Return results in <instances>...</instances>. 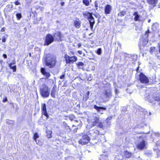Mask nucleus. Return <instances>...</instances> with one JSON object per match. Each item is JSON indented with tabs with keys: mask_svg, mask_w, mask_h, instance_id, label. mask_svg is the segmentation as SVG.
I'll return each instance as SVG.
<instances>
[{
	"mask_svg": "<svg viewBox=\"0 0 160 160\" xmlns=\"http://www.w3.org/2000/svg\"><path fill=\"white\" fill-rule=\"evenodd\" d=\"M88 124L87 125V128L88 129L94 126L100 128H102L103 127V124L101 121L100 120L99 118L96 117L95 115L88 117Z\"/></svg>",
	"mask_w": 160,
	"mask_h": 160,
	"instance_id": "1",
	"label": "nucleus"
},
{
	"mask_svg": "<svg viewBox=\"0 0 160 160\" xmlns=\"http://www.w3.org/2000/svg\"><path fill=\"white\" fill-rule=\"evenodd\" d=\"M56 60L55 58L52 55L48 54L45 60V65L50 68H54L56 64Z\"/></svg>",
	"mask_w": 160,
	"mask_h": 160,
	"instance_id": "2",
	"label": "nucleus"
},
{
	"mask_svg": "<svg viewBox=\"0 0 160 160\" xmlns=\"http://www.w3.org/2000/svg\"><path fill=\"white\" fill-rule=\"evenodd\" d=\"M50 89L46 85H43L40 88L41 94L43 97L47 98L49 95Z\"/></svg>",
	"mask_w": 160,
	"mask_h": 160,
	"instance_id": "3",
	"label": "nucleus"
},
{
	"mask_svg": "<svg viewBox=\"0 0 160 160\" xmlns=\"http://www.w3.org/2000/svg\"><path fill=\"white\" fill-rule=\"evenodd\" d=\"M84 16H86L90 24L91 29L93 27V25L95 23L94 19L92 16V14L90 13L87 12L83 14Z\"/></svg>",
	"mask_w": 160,
	"mask_h": 160,
	"instance_id": "4",
	"label": "nucleus"
},
{
	"mask_svg": "<svg viewBox=\"0 0 160 160\" xmlns=\"http://www.w3.org/2000/svg\"><path fill=\"white\" fill-rule=\"evenodd\" d=\"M111 96V90L109 89L105 91V92L102 95L101 97L103 100L106 102L108 101Z\"/></svg>",
	"mask_w": 160,
	"mask_h": 160,
	"instance_id": "5",
	"label": "nucleus"
},
{
	"mask_svg": "<svg viewBox=\"0 0 160 160\" xmlns=\"http://www.w3.org/2000/svg\"><path fill=\"white\" fill-rule=\"evenodd\" d=\"M41 109L42 114L43 115L42 116V118L44 120H46L48 118L49 116L47 112L46 105L45 103L42 104Z\"/></svg>",
	"mask_w": 160,
	"mask_h": 160,
	"instance_id": "6",
	"label": "nucleus"
},
{
	"mask_svg": "<svg viewBox=\"0 0 160 160\" xmlns=\"http://www.w3.org/2000/svg\"><path fill=\"white\" fill-rule=\"evenodd\" d=\"M67 63H73L77 61V58L75 56L70 57L68 55L65 54L64 56Z\"/></svg>",
	"mask_w": 160,
	"mask_h": 160,
	"instance_id": "7",
	"label": "nucleus"
},
{
	"mask_svg": "<svg viewBox=\"0 0 160 160\" xmlns=\"http://www.w3.org/2000/svg\"><path fill=\"white\" fill-rule=\"evenodd\" d=\"M90 140V138L87 135L83 136L82 138L78 141L79 144L84 145L87 144Z\"/></svg>",
	"mask_w": 160,
	"mask_h": 160,
	"instance_id": "8",
	"label": "nucleus"
},
{
	"mask_svg": "<svg viewBox=\"0 0 160 160\" xmlns=\"http://www.w3.org/2000/svg\"><path fill=\"white\" fill-rule=\"evenodd\" d=\"M54 40V38L53 36L50 34H47L45 37V44L48 45L52 43Z\"/></svg>",
	"mask_w": 160,
	"mask_h": 160,
	"instance_id": "9",
	"label": "nucleus"
},
{
	"mask_svg": "<svg viewBox=\"0 0 160 160\" xmlns=\"http://www.w3.org/2000/svg\"><path fill=\"white\" fill-rule=\"evenodd\" d=\"M139 80L142 83L147 84L149 82L148 78L142 73H140L139 75Z\"/></svg>",
	"mask_w": 160,
	"mask_h": 160,
	"instance_id": "10",
	"label": "nucleus"
},
{
	"mask_svg": "<svg viewBox=\"0 0 160 160\" xmlns=\"http://www.w3.org/2000/svg\"><path fill=\"white\" fill-rule=\"evenodd\" d=\"M53 37L55 39L58 41H62L63 39V36L62 34H61L60 32H56L53 35Z\"/></svg>",
	"mask_w": 160,
	"mask_h": 160,
	"instance_id": "11",
	"label": "nucleus"
},
{
	"mask_svg": "<svg viewBox=\"0 0 160 160\" xmlns=\"http://www.w3.org/2000/svg\"><path fill=\"white\" fill-rule=\"evenodd\" d=\"M146 143L144 140L139 142L137 145V147L138 149L141 150L146 148Z\"/></svg>",
	"mask_w": 160,
	"mask_h": 160,
	"instance_id": "12",
	"label": "nucleus"
},
{
	"mask_svg": "<svg viewBox=\"0 0 160 160\" xmlns=\"http://www.w3.org/2000/svg\"><path fill=\"white\" fill-rule=\"evenodd\" d=\"M41 72L46 78L48 79L51 75L50 73L48 72H47L46 69L44 68H41Z\"/></svg>",
	"mask_w": 160,
	"mask_h": 160,
	"instance_id": "13",
	"label": "nucleus"
},
{
	"mask_svg": "<svg viewBox=\"0 0 160 160\" xmlns=\"http://www.w3.org/2000/svg\"><path fill=\"white\" fill-rule=\"evenodd\" d=\"M112 7L109 5H107L105 8V12L106 14H110V12L112 10Z\"/></svg>",
	"mask_w": 160,
	"mask_h": 160,
	"instance_id": "14",
	"label": "nucleus"
},
{
	"mask_svg": "<svg viewBox=\"0 0 160 160\" xmlns=\"http://www.w3.org/2000/svg\"><path fill=\"white\" fill-rule=\"evenodd\" d=\"M74 24L76 28H79L81 27V22L79 20H75L74 22Z\"/></svg>",
	"mask_w": 160,
	"mask_h": 160,
	"instance_id": "15",
	"label": "nucleus"
},
{
	"mask_svg": "<svg viewBox=\"0 0 160 160\" xmlns=\"http://www.w3.org/2000/svg\"><path fill=\"white\" fill-rule=\"evenodd\" d=\"M56 91V86H54L52 89L51 93V96L53 98H55V93Z\"/></svg>",
	"mask_w": 160,
	"mask_h": 160,
	"instance_id": "16",
	"label": "nucleus"
},
{
	"mask_svg": "<svg viewBox=\"0 0 160 160\" xmlns=\"http://www.w3.org/2000/svg\"><path fill=\"white\" fill-rule=\"evenodd\" d=\"M94 108L95 109L97 110L98 112H100L102 110H106V108H103L102 107H98L96 105H94Z\"/></svg>",
	"mask_w": 160,
	"mask_h": 160,
	"instance_id": "17",
	"label": "nucleus"
},
{
	"mask_svg": "<svg viewBox=\"0 0 160 160\" xmlns=\"http://www.w3.org/2000/svg\"><path fill=\"white\" fill-rule=\"evenodd\" d=\"M158 0H148V3L150 4L153 5L154 7L156 6Z\"/></svg>",
	"mask_w": 160,
	"mask_h": 160,
	"instance_id": "18",
	"label": "nucleus"
},
{
	"mask_svg": "<svg viewBox=\"0 0 160 160\" xmlns=\"http://www.w3.org/2000/svg\"><path fill=\"white\" fill-rule=\"evenodd\" d=\"M133 15L134 16V20L135 21H139V18L140 16L138 14L137 12H135L134 13Z\"/></svg>",
	"mask_w": 160,
	"mask_h": 160,
	"instance_id": "19",
	"label": "nucleus"
},
{
	"mask_svg": "<svg viewBox=\"0 0 160 160\" xmlns=\"http://www.w3.org/2000/svg\"><path fill=\"white\" fill-rule=\"evenodd\" d=\"M77 65L79 68L82 69L84 65V63L82 62H78L76 63Z\"/></svg>",
	"mask_w": 160,
	"mask_h": 160,
	"instance_id": "20",
	"label": "nucleus"
},
{
	"mask_svg": "<svg viewBox=\"0 0 160 160\" xmlns=\"http://www.w3.org/2000/svg\"><path fill=\"white\" fill-rule=\"evenodd\" d=\"M90 133L92 134V136L94 137L96 136L97 135H98L99 133V132H98L97 130H94V131H91V132H90Z\"/></svg>",
	"mask_w": 160,
	"mask_h": 160,
	"instance_id": "21",
	"label": "nucleus"
},
{
	"mask_svg": "<svg viewBox=\"0 0 160 160\" xmlns=\"http://www.w3.org/2000/svg\"><path fill=\"white\" fill-rule=\"evenodd\" d=\"M148 32H149V31L148 30V32H146L145 33V37H146V38L145 40V41L143 42V44L146 45L147 43L148 42Z\"/></svg>",
	"mask_w": 160,
	"mask_h": 160,
	"instance_id": "22",
	"label": "nucleus"
},
{
	"mask_svg": "<svg viewBox=\"0 0 160 160\" xmlns=\"http://www.w3.org/2000/svg\"><path fill=\"white\" fill-rule=\"evenodd\" d=\"M132 153L129 152H128L127 151H126L125 152V155L126 158H130V157L132 156Z\"/></svg>",
	"mask_w": 160,
	"mask_h": 160,
	"instance_id": "23",
	"label": "nucleus"
},
{
	"mask_svg": "<svg viewBox=\"0 0 160 160\" xmlns=\"http://www.w3.org/2000/svg\"><path fill=\"white\" fill-rule=\"evenodd\" d=\"M47 136L48 138H50L52 137V132L51 131L48 130L46 131Z\"/></svg>",
	"mask_w": 160,
	"mask_h": 160,
	"instance_id": "24",
	"label": "nucleus"
},
{
	"mask_svg": "<svg viewBox=\"0 0 160 160\" xmlns=\"http://www.w3.org/2000/svg\"><path fill=\"white\" fill-rule=\"evenodd\" d=\"M12 63H10L9 64V67L12 69L13 70V71L15 72L16 70V66H12Z\"/></svg>",
	"mask_w": 160,
	"mask_h": 160,
	"instance_id": "25",
	"label": "nucleus"
},
{
	"mask_svg": "<svg viewBox=\"0 0 160 160\" xmlns=\"http://www.w3.org/2000/svg\"><path fill=\"white\" fill-rule=\"evenodd\" d=\"M154 135L156 137V139L159 140V141H157V142H159L160 143H159V144L160 143V134L158 133H155L154 134Z\"/></svg>",
	"mask_w": 160,
	"mask_h": 160,
	"instance_id": "26",
	"label": "nucleus"
},
{
	"mask_svg": "<svg viewBox=\"0 0 160 160\" xmlns=\"http://www.w3.org/2000/svg\"><path fill=\"white\" fill-rule=\"evenodd\" d=\"M89 0H83L82 2L86 6H88L89 5Z\"/></svg>",
	"mask_w": 160,
	"mask_h": 160,
	"instance_id": "27",
	"label": "nucleus"
},
{
	"mask_svg": "<svg viewBox=\"0 0 160 160\" xmlns=\"http://www.w3.org/2000/svg\"><path fill=\"white\" fill-rule=\"evenodd\" d=\"M39 138V136L38 135L37 133H34V135L33 139L34 140L36 141L37 140V139Z\"/></svg>",
	"mask_w": 160,
	"mask_h": 160,
	"instance_id": "28",
	"label": "nucleus"
},
{
	"mask_svg": "<svg viewBox=\"0 0 160 160\" xmlns=\"http://www.w3.org/2000/svg\"><path fill=\"white\" fill-rule=\"evenodd\" d=\"M17 19L19 20L22 18L21 14L20 13H18L16 15Z\"/></svg>",
	"mask_w": 160,
	"mask_h": 160,
	"instance_id": "29",
	"label": "nucleus"
},
{
	"mask_svg": "<svg viewBox=\"0 0 160 160\" xmlns=\"http://www.w3.org/2000/svg\"><path fill=\"white\" fill-rule=\"evenodd\" d=\"M37 144L39 145V146H41L42 144V142L38 140V141H35Z\"/></svg>",
	"mask_w": 160,
	"mask_h": 160,
	"instance_id": "30",
	"label": "nucleus"
},
{
	"mask_svg": "<svg viewBox=\"0 0 160 160\" xmlns=\"http://www.w3.org/2000/svg\"><path fill=\"white\" fill-rule=\"evenodd\" d=\"M101 52H102V50L101 48H99L98 49L97 51V53L100 55H101Z\"/></svg>",
	"mask_w": 160,
	"mask_h": 160,
	"instance_id": "31",
	"label": "nucleus"
},
{
	"mask_svg": "<svg viewBox=\"0 0 160 160\" xmlns=\"http://www.w3.org/2000/svg\"><path fill=\"white\" fill-rule=\"evenodd\" d=\"M125 14V12L122 11L120 13L118 14V15L121 17L123 16Z\"/></svg>",
	"mask_w": 160,
	"mask_h": 160,
	"instance_id": "32",
	"label": "nucleus"
},
{
	"mask_svg": "<svg viewBox=\"0 0 160 160\" xmlns=\"http://www.w3.org/2000/svg\"><path fill=\"white\" fill-rule=\"evenodd\" d=\"M154 99L155 101H160V97H156L154 98Z\"/></svg>",
	"mask_w": 160,
	"mask_h": 160,
	"instance_id": "33",
	"label": "nucleus"
},
{
	"mask_svg": "<svg viewBox=\"0 0 160 160\" xmlns=\"http://www.w3.org/2000/svg\"><path fill=\"white\" fill-rule=\"evenodd\" d=\"M155 49V48L154 47H151L150 49V52L152 53L154 51Z\"/></svg>",
	"mask_w": 160,
	"mask_h": 160,
	"instance_id": "34",
	"label": "nucleus"
},
{
	"mask_svg": "<svg viewBox=\"0 0 160 160\" xmlns=\"http://www.w3.org/2000/svg\"><path fill=\"white\" fill-rule=\"evenodd\" d=\"M88 98V96L85 95L83 98V99H84L85 101H87Z\"/></svg>",
	"mask_w": 160,
	"mask_h": 160,
	"instance_id": "35",
	"label": "nucleus"
},
{
	"mask_svg": "<svg viewBox=\"0 0 160 160\" xmlns=\"http://www.w3.org/2000/svg\"><path fill=\"white\" fill-rule=\"evenodd\" d=\"M119 93V91L117 88H115V94L117 95Z\"/></svg>",
	"mask_w": 160,
	"mask_h": 160,
	"instance_id": "36",
	"label": "nucleus"
},
{
	"mask_svg": "<svg viewBox=\"0 0 160 160\" xmlns=\"http://www.w3.org/2000/svg\"><path fill=\"white\" fill-rule=\"evenodd\" d=\"M8 100L7 98V97H5L4 99H3L2 100L3 102H7Z\"/></svg>",
	"mask_w": 160,
	"mask_h": 160,
	"instance_id": "37",
	"label": "nucleus"
},
{
	"mask_svg": "<svg viewBox=\"0 0 160 160\" xmlns=\"http://www.w3.org/2000/svg\"><path fill=\"white\" fill-rule=\"evenodd\" d=\"M15 4L16 5H20V3L19 2H18V1H17L16 2H15Z\"/></svg>",
	"mask_w": 160,
	"mask_h": 160,
	"instance_id": "38",
	"label": "nucleus"
},
{
	"mask_svg": "<svg viewBox=\"0 0 160 160\" xmlns=\"http://www.w3.org/2000/svg\"><path fill=\"white\" fill-rule=\"evenodd\" d=\"M2 41L3 42H5L6 41V39L5 38L4 36L2 38Z\"/></svg>",
	"mask_w": 160,
	"mask_h": 160,
	"instance_id": "39",
	"label": "nucleus"
},
{
	"mask_svg": "<svg viewBox=\"0 0 160 160\" xmlns=\"http://www.w3.org/2000/svg\"><path fill=\"white\" fill-rule=\"evenodd\" d=\"M65 75H63L60 76V78L61 79H63L64 78Z\"/></svg>",
	"mask_w": 160,
	"mask_h": 160,
	"instance_id": "40",
	"label": "nucleus"
},
{
	"mask_svg": "<svg viewBox=\"0 0 160 160\" xmlns=\"http://www.w3.org/2000/svg\"><path fill=\"white\" fill-rule=\"evenodd\" d=\"M3 57L5 58H7V55L6 54H3Z\"/></svg>",
	"mask_w": 160,
	"mask_h": 160,
	"instance_id": "41",
	"label": "nucleus"
},
{
	"mask_svg": "<svg viewBox=\"0 0 160 160\" xmlns=\"http://www.w3.org/2000/svg\"><path fill=\"white\" fill-rule=\"evenodd\" d=\"M78 52L80 54H82V52L81 51H78Z\"/></svg>",
	"mask_w": 160,
	"mask_h": 160,
	"instance_id": "42",
	"label": "nucleus"
},
{
	"mask_svg": "<svg viewBox=\"0 0 160 160\" xmlns=\"http://www.w3.org/2000/svg\"><path fill=\"white\" fill-rule=\"evenodd\" d=\"M61 4L62 6H63L64 4V2H61Z\"/></svg>",
	"mask_w": 160,
	"mask_h": 160,
	"instance_id": "43",
	"label": "nucleus"
},
{
	"mask_svg": "<svg viewBox=\"0 0 160 160\" xmlns=\"http://www.w3.org/2000/svg\"><path fill=\"white\" fill-rule=\"evenodd\" d=\"M95 6L96 7H98V4L97 3H96V2H95Z\"/></svg>",
	"mask_w": 160,
	"mask_h": 160,
	"instance_id": "44",
	"label": "nucleus"
},
{
	"mask_svg": "<svg viewBox=\"0 0 160 160\" xmlns=\"http://www.w3.org/2000/svg\"><path fill=\"white\" fill-rule=\"evenodd\" d=\"M89 94V91H88L87 92V96H88Z\"/></svg>",
	"mask_w": 160,
	"mask_h": 160,
	"instance_id": "45",
	"label": "nucleus"
},
{
	"mask_svg": "<svg viewBox=\"0 0 160 160\" xmlns=\"http://www.w3.org/2000/svg\"><path fill=\"white\" fill-rule=\"evenodd\" d=\"M79 47H80L81 46V44L80 43H79L78 45Z\"/></svg>",
	"mask_w": 160,
	"mask_h": 160,
	"instance_id": "46",
	"label": "nucleus"
},
{
	"mask_svg": "<svg viewBox=\"0 0 160 160\" xmlns=\"http://www.w3.org/2000/svg\"><path fill=\"white\" fill-rule=\"evenodd\" d=\"M12 63V65H14L15 63V62L14 61H13V62H12V63Z\"/></svg>",
	"mask_w": 160,
	"mask_h": 160,
	"instance_id": "47",
	"label": "nucleus"
},
{
	"mask_svg": "<svg viewBox=\"0 0 160 160\" xmlns=\"http://www.w3.org/2000/svg\"><path fill=\"white\" fill-rule=\"evenodd\" d=\"M4 28H2V30H1V31H4Z\"/></svg>",
	"mask_w": 160,
	"mask_h": 160,
	"instance_id": "48",
	"label": "nucleus"
},
{
	"mask_svg": "<svg viewBox=\"0 0 160 160\" xmlns=\"http://www.w3.org/2000/svg\"><path fill=\"white\" fill-rule=\"evenodd\" d=\"M150 21H151V20L150 19H149V20H148V22H150Z\"/></svg>",
	"mask_w": 160,
	"mask_h": 160,
	"instance_id": "49",
	"label": "nucleus"
},
{
	"mask_svg": "<svg viewBox=\"0 0 160 160\" xmlns=\"http://www.w3.org/2000/svg\"><path fill=\"white\" fill-rule=\"evenodd\" d=\"M149 115H151V113L150 112V113H149Z\"/></svg>",
	"mask_w": 160,
	"mask_h": 160,
	"instance_id": "50",
	"label": "nucleus"
},
{
	"mask_svg": "<svg viewBox=\"0 0 160 160\" xmlns=\"http://www.w3.org/2000/svg\"><path fill=\"white\" fill-rule=\"evenodd\" d=\"M101 114H102V113H102V112H101Z\"/></svg>",
	"mask_w": 160,
	"mask_h": 160,
	"instance_id": "51",
	"label": "nucleus"
},
{
	"mask_svg": "<svg viewBox=\"0 0 160 160\" xmlns=\"http://www.w3.org/2000/svg\"><path fill=\"white\" fill-rule=\"evenodd\" d=\"M69 129H70V128H69ZM70 130H71L70 129ZM69 131H70V130Z\"/></svg>",
	"mask_w": 160,
	"mask_h": 160,
	"instance_id": "52",
	"label": "nucleus"
}]
</instances>
